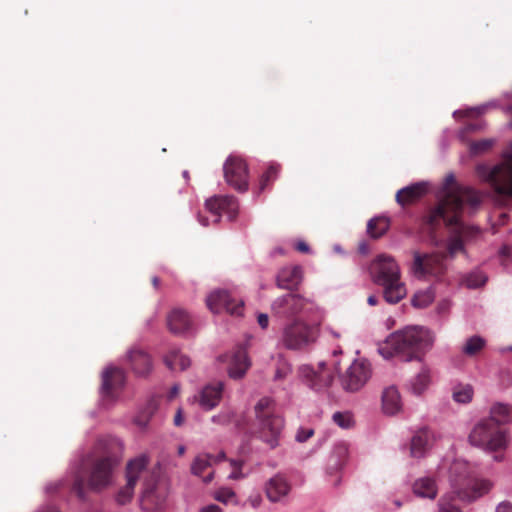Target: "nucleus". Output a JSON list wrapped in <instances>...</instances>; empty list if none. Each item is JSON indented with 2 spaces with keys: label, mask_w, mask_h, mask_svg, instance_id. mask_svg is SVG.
Listing matches in <instances>:
<instances>
[{
  "label": "nucleus",
  "mask_w": 512,
  "mask_h": 512,
  "mask_svg": "<svg viewBox=\"0 0 512 512\" xmlns=\"http://www.w3.org/2000/svg\"><path fill=\"white\" fill-rule=\"evenodd\" d=\"M452 498L450 496H443L438 503L440 512H460L459 508L451 503Z\"/></svg>",
  "instance_id": "obj_45"
},
{
  "label": "nucleus",
  "mask_w": 512,
  "mask_h": 512,
  "mask_svg": "<svg viewBox=\"0 0 512 512\" xmlns=\"http://www.w3.org/2000/svg\"><path fill=\"white\" fill-rule=\"evenodd\" d=\"M430 331L418 326L406 327L392 333L380 346V354L388 359L398 356L404 361L420 359L433 344Z\"/></svg>",
  "instance_id": "obj_3"
},
{
  "label": "nucleus",
  "mask_w": 512,
  "mask_h": 512,
  "mask_svg": "<svg viewBox=\"0 0 512 512\" xmlns=\"http://www.w3.org/2000/svg\"><path fill=\"white\" fill-rule=\"evenodd\" d=\"M183 423V416H182V410L178 409L176 412V415L174 417V424L176 426H180Z\"/></svg>",
  "instance_id": "obj_53"
},
{
  "label": "nucleus",
  "mask_w": 512,
  "mask_h": 512,
  "mask_svg": "<svg viewBox=\"0 0 512 512\" xmlns=\"http://www.w3.org/2000/svg\"><path fill=\"white\" fill-rule=\"evenodd\" d=\"M184 452H185V448H184L183 446H180V447L178 448V453H179V455H183V454H184Z\"/></svg>",
  "instance_id": "obj_60"
},
{
  "label": "nucleus",
  "mask_w": 512,
  "mask_h": 512,
  "mask_svg": "<svg viewBox=\"0 0 512 512\" xmlns=\"http://www.w3.org/2000/svg\"><path fill=\"white\" fill-rule=\"evenodd\" d=\"M445 255L440 253H413L412 271L419 279H440L446 272Z\"/></svg>",
  "instance_id": "obj_11"
},
{
  "label": "nucleus",
  "mask_w": 512,
  "mask_h": 512,
  "mask_svg": "<svg viewBox=\"0 0 512 512\" xmlns=\"http://www.w3.org/2000/svg\"><path fill=\"white\" fill-rule=\"evenodd\" d=\"M486 345L485 339L480 336H472L463 345L462 352L468 356H476Z\"/></svg>",
  "instance_id": "obj_36"
},
{
  "label": "nucleus",
  "mask_w": 512,
  "mask_h": 512,
  "mask_svg": "<svg viewBox=\"0 0 512 512\" xmlns=\"http://www.w3.org/2000/svg\"><path fill=\"white\" fill-rule=\"evenodd\" d=\"M223 382H214L206 385L200 392L199 404L206 410L217 406L222 398Z\"/></svg>",
  "instance_id": "obj_21"
},
{
  "label": "nucleus",
  "mask_w": 512,
  "mask_h": 512,
  "mask_svg": "<svg viewBox=\"0 0 512 512\" xmlns=\"http://www.w3.org/2000/svg\"><path fill=\"white\" fill-rule=\"evenodd\" d=\"M431 445V434L427 429H421L412 437L410 453L414 458H421Z\"/></svg>",
  "instance_id": "obj_26"
},
{
  "label": "nucleus",
  "mask_w": 512,
  "mask_h": 512,
  "mask_svg": "<svg viewBox=\"0 0 512 512\" xmlns=\"http://www.w3.org/2000/svg\"><path fill=\"white\" fill-rule=\"evenodd\" d=\"M494 144L492 139H482L479 141H472L469 144L471 154L478 155L489 151Z\"/></svg>",
  "instance_id": "obj_42"
},
{
  "label": "nucleus",
  "mask_w": 512,
  "mask_h": 512,
  "mask_svg": "<svg viewBox=\"0 0 512 512\" xmlns=\"http://www.w3.org/2000/svg\"><path fill=\"white\" fill-rule=\"evenodd\" d=\"M395 504L397 505V507L401 506V502L400 501H396Z\"/></svg>",
  "instance_id": "obj_62"
},
{
  "label": "nucleus",
  "mask_w": 512,
  "mask_h": 512,
  "mask_svg": "<svg viewBox=\"0 0 512 512\" xmlns=\"http://www.w3.org/2000/svg\"><path fill=\"white\" fill-rule=\"evenodd\" d=\"M207 210L216 218L218 222L221 214H226L230 220H234L238 214V200L232 195L214 196L206 201Z\"/></svg>",
  "instance_id": "obj_17"
},
{
  "label": "nucleus",
  "mask_w": 512,
  "mask_h": 512,
  "mask_svg": "<svg viewBox=\"0 0 512 512\" xmlns=\"http://www.w3.org/2000/svg\"><path fill=\"white\" fill-rule=\"evenodd\" d=\"M370 275L375 284L383 287V297L390 304H397L407 294L401 281L397 262L391 256L379 255L370 265Z\"/></svg>",
  "instance_id": "obj_4"
},
{
  "label": "nucleus",
  "mask_w": 512,
  "mask_h": 512,
  "mask_svg": "<svg viewBox=\"0 0 512 512\" xmlns=\"http://www.w3.org/2000/svg\"><path fill=\"white\" fill-rule=\"evenodd\" d=\"M483 128L481 123H468L460 130V137L464 139L468 134L479 131Z\"/></svg>",
  "instance_id": "obj_47"
},
{
  "label": "nucleus",
  "mask_w": 512,
  "mask_h": 512,
  "mask_svg": "<svg viewBox=\"0 0 512 512\" xmlns=\"http://www.w3.org/2000/svg\"><path fill=\"white\" fill-rule=\"evenodd\" d=\"M169 329L173 333H183L190 327V317L182 309H174L167 319Z\"/></svg>",
  "instance_id": "obj_27"
},
{
  "label": "nucleus",
  "mask_w": 512,
  "mask_h": 512,
  "mask_svg": "<svg viewBox=\"0 0 512 512\" xmlns=\"http://www.w3.org/2000/svg\"><path fill=\"white\" fill-rule=\"evenodd\" d=\"M413 491L417 496L434 499L437 495L435 481L432 478L424 477L415 481Z\"/></svg>",
  "instance_id": "obj_30"
},
{
  "label": "nucleus",
  "mask_w": 512,
  "mask_h": 512,
  "mask_svg": "<svg viewBox=\"0 0 512 512\" xmlns=\"http://www.w3.org/2000/svg\"><path fill=\"white\" fill-rule=\"evenodd\" d=\"M152 284H153V286H154L155 288H158V287H159V285H160V279H159L158 277H156V276H155V277H153V278H152Z\"/></svg>",
  "instance_id": "obj_57"
},
{
  "label": "nucleus",
  "mask_w": 512,
  "mask_h": 512,
  "mask_svg": "<svg viewBox=\"0 0 512 512\" xmlns=\"http://www.w3.org/2000/svg\"><path fill=\"white\" fill-rule=\"evenodd\" d=\"M125 363L137 376H147L152 370L150 355L139 346H133L127 351Z\"/></svg>",
  "instance_id": "obj_19"
},
{
  "label": "nucleus",
  "mask_w": 512,
  "mask_h": 512,
  "mask_svg": "<svg viewBox=\"0 0 512 512\" xmlns=\"http://www.w3.org/2000/svg\"><path fill=\"white\" fill-rule=\"evenodd\" d=\"M148 463V458L145 455L139 456L133 460H131L127 464L126 468V478L127 482L125 486L120 488L116 495V501L120 505H125L131 501L135 486L138 482L139 476L142 471L146 468Z\"/></svg>",
  "instance_id": "obj_13"
},
{
  "label": "nucleus",
  "mask_w": 512,
  "mask_h": 512,
  "mask_svg": "<svg viewBox=\"0 0 512 512\" xmlns=\"http://www.w3.org/2000/svg\"><path fill=\"white\" fill-rule=\"evenodd\" d=\"M295 249L301 253H308L310 251L309 245L304 241H298L295 244Z\"/></svg>",
  "instance_id": "obj_52"
},
{
  "label": "nucleus",
  "mask_w": 512,
  "mask_h": 512,
  "mask_svg": "<svg viewBox=\"0 0 512 512\" xmlns=\"http://www.w3.org/2000/svg\"><path fill=\"white\" fill-rule=\"evenodd\" d=\"M302 281V269L299 266L285 267L277 275V286L282 289L292 290Z\"/></svg>",
  "instance_id": "obj_24"
},
{
  "label": "nucleus",
  "mask_w": 512,
  "mask_h": 512,
  "mask_svg": "<svg viewBox=\"0 0 512 512\" xmlns=\"http://www.w3.org/2000/svg\"><path fill=\"white\" fill-rule=\"evenodd\" d=\"M430 380V370L427 367H422L420 372L411 381L412 392L416 395H420L427 389L430 384Z\"/></svg>",
  "instance_id": "obj_35"
},
{
  "label": "nucleus",
  "mask_w": 512,
  "mask_h": 512,
  "mask_svg": "<svg viewBox=\"0 0 512 512\" xmlns=\"http://www.w3.org/2000/svg\"><path fill=\"white\" fill-rule=\"evenodd\" d=\"M290 488L289 483L283 476L275 475L267 481L265 492L271 502H278L288 495Z\"/></svg>",
  "instance_id": "obj_22"
},
{
  "label": "nucleus",
  "mask_w": 512,
  "mask_h": 512,
  "mask_svg": "<svg viewBox=\"0 0 512 512\" xmlns=\"http://www.w3.org/2000/svg\"><path fill=\"white\" fill-rule=\"evenodd\" d=\"M179 388L178 386L172 387L170 393H169V399H173L178 394Z\"/></svg>",
  "instance_id": "obj_56"
},
{
  "label": "nucleus",
  "mask_w": 512,
  "mask_h": 512,
  "mask_svg": "<svg viewBox=\"0 0 512 512\" xmlns=\"http://www.w3.org/2000/svg\"><path fill=\"white\" fill-rule=\"evenodd\" d=\"M122 450V443L116 438L97 441L94 450L82 460L80 469L74 475L72 491L80 500L86 499L85 479L88 488L97 492L112 484Z\"/></svg>",
  "instance_id": "obj_2"
},
{
  "label": "nucleus",
  "mask_w": 512,
  "mask_h": 512,
  "mask_svg": "<svg viewBox=\"0 0 512 512\" xmlns=\"http://www.w3.org/2000/svg\"><path fill=\"white\" fill-rule=\"evenodd\" d=\"M250 367V361L247 351L243 347H238L230 358L228 374L233 379L242 378Z\"/></svg>",
  "instance_id": "obj_20"
},
{
  "label": "nucleus",
  "mask_w": 512,
  "mask_h": 512,
  "mask_svg": "<svg viewBox=\"0 0 512 512\" xmlns=\"http://www.w3.org/2000/svg\"><path fill=\"white\" fill-rule=\"evenodd\" d=\"M208 308L213 313L226 311L230 315L240 316L243 312V302L232 298L226 290H216L206 299Z\"/></svg>",
  "instance_id": "obj_15"
},
{
  "label": "nucleus",
  "mask_w": 512,
  "mask_h": 512,
  "mask_svg": "<svg viewBox=\"0 0 512 512\" xmlns=\"http://www.w3.org/2000/svg\"><path fill=\"white\" fill-rule=\"evenodd\" d=\"M474 112H475V110H474V109H470V111H467V112H466V115H469L470 113H474Z\"/></svg>",
  "instance_id": "obj_61"
},
{
  "label": "nucleus",
  "mask_w": 512,
  "mask_h": 512,
  "mask_svg": "<svg viewBox=\"0 0 512 512\" xmlns=\"http://www.w3.org/2000/svg\"><path fill=\"white\" fill-rule=\"evenodd\" d=\"M314 434V430L313 429H305V428H301L298 430L297 434H296V440L298 442H305L307 441L309 438H311Z\"/></svg>",
  "instance_id": "obj_48"
},
{
  "label": "nucleus",
  "mask_w": 512,
  "mask_h": 512,
  "mask_svg": "<svg viewBox=\"0 0 512 512\" xmlns=\"http://www.w3.org/2000/svg\"><path fill=\"white\" fill-rule=\"evenodd\" d=\"M125 373L118 367H108L102 373V396L106 400L113 401L124 387Z\"/></svg>",
  "instance_id": "obj_16"
},
{
  "label": "nucleus",
  "mask_w": 512,
  "mask_h": 512,
  "mask_svg": "<svg viewBox=\"0 0 512 512\" xmlns=\"http://www.w3.org/2000/svg\"><path fill=\"white\" fill-rule=\"evenodd\" d=\"M482 201L481 194L470 187L457 186L446 193L437 206L426 217L431 227L437 226L443 221L451 227L454 234L448 242V253L454 256L463 251L464 238L472 237L479 233V229L468 226L461 221V213L464 205L478 206Z\"/></svg>",
  "instance_id": "obj_1"
},
{
  "label": "nucleus",
  "mask_w": 512,
  "mask_h": 512,
  "mask_svg": "<svg viewBox=\"0 0 512 512\" xmlns=\"http://www.w3.org/2000/svg\"><path fill=\"white\" fill-rule=\"evenodd\" d=\"M235 498V492L231 488H220L215 493V499L224 504L233 502Z\"/></svg>",
  "instance_id": "obj_44"
},
{
  "label": "nucleus",
  "mask_w": 512,
  "mask_h": 512,
  "mask_svg": "<svg viewBox=\"0 0 512 512\" xmlns=\"http://www.w3.org/2000/svg\"><path fill=\"white\" fill-rule=\"evenodd\" d=\"M201 512H221V509L217 505H209L206 508H203Z\"/></svg>",
  "instance_id": "obj_54"
},
{
  "label": "nucleus",
  "mask_w": 512,
  "mask_h": 512,
  "mask_svg": "<svg viewBox=\"0 0 512 512\" xmlns=\"http://www.w3.org/2000/svg\"><path fill=\"white\" fill-rule=\"evenodd\" d=\"M318 310L314 301L296 293H287L276 298L271 304L273 316L282 319H297L300 314L310 315Z\"/></svg>",
  "instance_id": "obj_9"
},
{
  "label": "nucleus",
  "mask_w": 512,
  "mask_h": 512,
  "mask_svg": "<svg viewBox=\"0 0 512 512\" xmlns=\"http://www.w3.org/2000/svg\"><path fill=\"white\" fill-rule=\"evenodd\" d=\"M487 419H491L500 428L501 425L512 421V408L507 404L496 403L491 407Z\"/></svg>",
  "instance_id": "obj_29"
},
{
  "label": "nucleus",
  "mask_w": 512,
  "mask_h": 512,
  "mask_svg": "<svg viewBox=\"0 0 512 512\" xmlns=\"http://www.w3.org/2000/svg\"><path fill=\"white\" fill-rule=\"evenodd\" d=\"M280 165L270 164L267 170L263 173L259 182V192H263L272 182H274L279 174Z\"/></svg>",
  "instance_id": "obj_39"
},
{
  "label": "nucleus",
  "mask_w": 512,
  "mask_h": 512,
  "mask_svg": "<svg viewBox=\"0 0 512 512\" xmlns=\"http://www.w3.org/2000/svg\"><path fill=\"white\" fill-rule=\"evenodd\" d=\"M382 406L384 412L389 415H394L400 410V394L396 387L391 386L384 390L382 395Z\"/></svg>",
  "instance_id": "obj_28"
},
{
  "label": "nucleus",
  "mask_w": 512,
  "mask_h": 512,
  "mask_svg": "<svg viewBox=\"0 0 512 512\" xmlns=\"http://www.w3.org/2000/svg\"><path fill=\"white\" fill-rule=\"evenodd\" d=\"M274 402L267 397L258 401L255 406L257 429L255 436L271 449L279 445V438L284 426L283 419L275 414Z\"/></svg>",
  "instance_id": "obj_7"
},
{
  "label": "nucleus",
  "mask_w": 512,
  "mask_h": 512,
  "mask_svg": "<svg viewBox=\"0 0 512 512\" xmlns=\"http://www.w3.org/2000/svg\"><path fill=\"white\" fill-rule=\"evenodd\" d=\"M212 477H213V473L211 472V473L208 474V476H206L204 478V481L205 482H210L212 480Z\"/></svg>",
  "instance_id": "obj_59"
},
{
  "label": "nucleus",
  "mask_w": 512,
  "mask_h": 512,
  "mask_svg": "<svg viewBox=\"0 0 512 512\" xmlns=\"http://www.w3.org/2000/svg\"><path fill=\"white\" fill-rule=\"evenodd\" d=\"M487 277L481 271H473L465 275L462 279V284L467 288L475 289L484 285Z\"/></svg>",
  "instance_id": "obj_40"
},
{
  "label": "nucleus",
  "mask_w": 512,
  "mask_h": 512,
  "mask_svg": "<svg viewBox=\"0 0 512 512\" xmlns=\"http://www.w3.org/2000/svg\"><path fill=\"white\" fill-rule=\"evenodd\" d=\"M225 459V453L220 452L217 456H213L210 454L200 455L196 457L192 464V472L195 475H202L204 471L212 465V463H217Z\"/></svg>",
  "instance_id": "obj_31"
},
{
  "label": "nucleus",
  "mask_w": 512,
  "mask_h": 512,
  "mask_svg": "<svg viewBox=\"0 0 512 512\" xmlns=\"http://www.w3.org/2000/svg\"><path fill=\"white\" fill-rule=\"evenodd\" d=\"M450 481L457 497L468 502L483 496L492 488V483L489 480L477 479L472 476L469 464L461 460L452 463Z\"/></svg>",
  "instance_id": "obj_5"
},
{
  "label": "nucleus",
  "mask_w": 512,
  "mask_h": 512,
  "mask_svg": "<svg viewBox=\"0 0 512 512\" xmlns=\"http://www.w3.org/2000/svg\"><path fill=\"white\" fill-rule=\"evenodd\" d=\"M226 183L238 192H246L249 188V170L246 161L237 155H230L223 165Z\"/></svg>",
  "instance_id": "obj_12"
},
{
  "label": "nucleus",
  "mask_w": 512,
  "mask_h": 512,
  "mask_svg": "<svg viewBox=\"0 0 512 512\" xmlns=\"http://www.w3.org/2000/svg\"><path fill=\"white\" fill-rule=\"evenodd\" d=\"M183 175H184V177H188V172L184 171Z\"/></svg>",
  "instance_id": "obj_63"
},
{
  "label": "nucleus",
  "mask_w": 512,
  "mask_h": 512,
  "mask_svg": "<svg viewBox=\"0 0 512 512\" xmlns=\"http://www.w3.org/2000/svg\"><path fill=\"white\" fill-rule=\"evenodd\" d=\"M469 441L472 445L489 451H497L507 445L505 431L487 418L482 419L473 427L469 434Z\"/></svg>",
  "instance_id": "obj_10"
},
{
  "label": "nucleus",
  "mask_w": 512,
  "mask_h": 512,
  "mask_svg": "<svg viewBox=\"0 0 512 512\" xmlns=\"http://www.w3.org/2000/svg\"><path fill=\"white\" fill-rule=\"evenodd\" d=\"M434 300V293L431 289L418 291L412 298V304L417 308H425Z\"/></svg>",
  "instance_id": "obj_41"
},
{
  "label": "nucleus",
  "mask_w": 512,
  "mask_h": 512,
  "mask_svg": "<svg viewBox=\"0 0 512 512\" xmlns=\"http://www.w3.org/2000/svg\"><path fill=\"white\" fill-rule=\"evenodd\" d=\"M167 493L163 487H160L154 481L144 483V490L141 497V507L143 510L158 512L165 506Z\"/></svg>",
  "instance_id": "obj_18"
},
{
  "label": "nucleus",
  "mask_w": 512,
  "mask_h": 512,
  "mask_svg": "<svg viewBox=\"0 0 512 512\" xmlns=\"http://www.w3.org/2000/svg\"><path fill=\"white\" fill-rule=\"evenodd\" d=\"M427 191L425 183H415L400 189L396 193V201L402 207L411 205L421 199Z\"/></svg>",
  "instance_id": "obj_23"
},
{
  "label": "nucleus",
  "mask_w": 512,
  "mask_h": 512,
  "mask_svg": "<svg viewBox=\"0 0 512 512\" xmlns=\"http://www.w3.org/2000/svg\"><path fill=\"white\" fill-rule=\"evenodd\" d=\"M199 221L200 223L203 225V226H207L208 225V222L205 218L199 216Z\"/></svg>",
  "instance_id": "obj_58"
},
{
  "label": "nucleus",
  "mask_w": 512,
  "mask_h": 512,
  "mask_svg": "<svg viewBox=\"0 0 512 512\" xmlns=\"http://www.w3.org/2000/svg\"><path fill=\"white\" fill-rule=\"evenodd\" d=\"M303 375L308 379L312 389L320 391L324 388H328L333 380L332 375L322 369L321 371H314L312 368L305 366L302 367Z\"/></svg>",
  "instance_id": "obj_25"
},
{
  "label": "nucleus",
  "mask_w": 512,
  "mask_h": 512,
  "mask_svg": "<svg viewBox=\"0 0 512 512\" xmlns=\"http://www.w3.org/2000/svg\"><path fill=\"white\" fill-rule=\"evenodd\" d=\"M166 366L171 370L183 371L190 366V359L179 353L177 350H171L164 358Z\"/></svg>",
  "instance_id": "obj_32"
},
{
  "label": "nucleus",
  "mask_w": 512,
  "mask_h": 512,
  "mask_svg": "<svg viewBox=\"0 0 512 512\" xmlns=\"http://www.w3.org/2000/svg\"><path fill=\"white\" fill-rule=\"evenodd\" d=\"M320 336V322L293 319L282 329L281 343L288 350H305L314 345Z\"/></svg>",
  "instance_id": "obj_8"
},
{
  "label": "nucleus",
  "mask_w": 512,
  "mask_h": 512,
  "mask_svg": "<svg viewBox=\"0 0 512 512\" xmlns=\"http://www.w3.org/2000/svg\"><path fill=\"white\" fill-rule=\"evenodd\" d=\"M231 466L233 467V471L230 473L229 478L238 480L244 477L241 472V467L243 465L242 461L230 460Z\"/></svg>",
  "instance_id": "obj_46"
},
{
  "label": "nucleus",
  "mask_w": 512,
  "mask_h": 512,
  "mask_svg": "<svg viewBox=\"0 0 512 512\" xmlns=\"http://www.w3.org/2000/svg\"><path fill=\"white\" fill-rule=\"evenodd\" d=\"M496 512H512V504L508 501H503L497 506Z\"/></svg>",
  "instance_id": "obj_51"
},
{
  "label": "nucleus",
  "mask_w": 512,
  "mask_h": 512,
  "mask_svg": "<svg viewBox=\"0 0 512 512\" xmlns=\"http://www.w3.org/2000/svg\"><path fill=\"white\" fill-rule=\"evenodd\" d=\"M367 302L369 305L374 306L378 303V297H376L375 295H370L367 299Z\"/></svg>",
  "instance_id": "obj_55"
},
{
  "label": "nucleus",
  "mask_w": 512,
  "mask_h": 512,
  "mask_svg": "<svg viewBox=\"0 0 512 512\" xmlns=\"http://www.w3.org/2000/svg\"><path fill=\"white\" fill-rule=\"evenodd\" d=\"M370 376L371 368L369 362L364 359L356 360L341 377V384L345 390L355 392L365 385Z\"/></svg>",
  "instance_id": "obj_14"
},
{
  "label": "nucleus",
  "mask_w": 512,
  "mask_h": 512,
  "mask_svg": "<svg viewBox=\"0 0 512 512\" xmlns=\"http://www.w3.org/2000/svg\"><path fill=\"white\" fill-rule=\"evenodd\" d=\"M257 322L261 328L266 329L269 324L268 315L265 313H260L257 317Z\"/></svg>",
  "instance_id": "obj_50"
},
{
  "label": "nucleus",
  "mask_w": 512,
  "mask_h": 512,
  "mask_svg": "<svg viewBox=\"0 0 512 512\" xmlns=\"http://www.w3.org/2000/svg\"><path fill=\"white\" fill-rule=\"evenodd\" d=\"M275 360L274 380L280 381L285 379L291 373V365L283 354H277Z\"/></svg>",
  "instance_id": "obj_38"
},
{
  "label": "nucleus",
  "mask_w": 512,
  "mask_h": 512,
  "mask_svg": "<svg viewBox=\"0 0 512 512\" xmlns=\"http://www.w3.org/2000/svg\"><path fill=\"white\" fill-rule=\"evenodd\" d=\"M477 173L487 181L496 194V202L503 206H512V155L493 166L479 165Z\"/></svg>",
  "instance_id": "obj_6"
},
{
  "label": "nucleus",
  "mask_w": 512,
  "mask_h": 512,
  "mask_svg": "<svg viewBox=\"0 0 512 512\" xmlns=\"http://www.w3.org/2000/svg\"><path fill=\"white\" fill-rule=\"evenodd\" d=\"M390 222L387 217L380 216L371 219L367 224V232L372 238H380L389 229Z\"/></svg>",
  "instance_id": "obj_33"
},
{
  "label": "nucleus",
  "mask_w": 512,
  "mask_h": 512,
  "mask_svg": "<svg viewBox=\"0 0 512 512\" xmlns=\"http://www.w3.org/2000/svg\"><path fill=\"white\" fill-rule=\"evenodd\" d=\"M474 395L473 387L470 384H457L453 389V399L458 403H469Z\"/></svg>",
  "instance_id": "obj_37"
},
{
  "label": "nucleus",
  "mask_w": 512,
  "mask_h": 512,
  "mask_svg": "<svg viewBox=\"0 0 512 512\" xmlns=\"http://www.w3.org/2000/svg\"><path fill=\"white\" fill-rule=\"evenodd\" d=\"M333 421L341 428H349L352 426V416L348 412H336L333 415Z\"/></svg>",
  "instance_id": "obj_43"
},
{
  "label": "nucleus",
  "mask_w": 512,
  "mask_h": 512,
  "mask_svg": "<svg viewBox=\"0 0 512 512\" xmlns=\"http://www.w3.org/2000/svg\"><path fill=\"white\" fill-rule=\"evenodd\" d=\"M247 503L252 507V508H258L261 503H262V497L260 494L258 493H255V494H252L248 497L247 499Z\"/></svg>",
  "instance_id": "obj_49"
},
{
  "label": "nucleus",
  "mask_w": 512,
  "mask_h": 512,
  "mask_svg": "<svg viewBox=\"0 0 512 512\" xmlns=\"http://www.w3.org/2000/svg\"><path fill=\"white\" fill-rule=\"evenodd\" d=\"M348 456V448L345 444H339L335 446L333 454L330 458L328 471L330 473L339 470L345 463Z\"/></svg>",
  "instance_id": "obj_34"
}]
</instances>
